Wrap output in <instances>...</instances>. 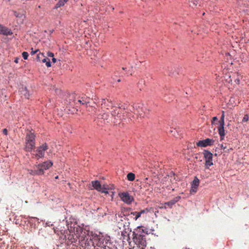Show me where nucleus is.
I'll return each mask as SVG.
<instances>
[{
  "label": "nucleus",
  "mask_w": 249,
  "mask_h": 249,
  "mask_svg": "<svg viewBox=\"0 0 249 249\" xmlns=\"http://www.w3.org/2000/svg\"><path fill=\"white\" fill-rule=\"evenodd\" d=\"M42 61L43 63H46V65L47 67H50L51 66V62L48 58H45L42 59Z\"/></svg>",
  "instance_id": "obj_23"
},
{
  "label": "nucleus",
  "mask_w": 249,
  "mask_h": 249,
  "mask_svg": "<svg viewBox=\"0 0 249 249\" xmlns=\"http://www.w3.org/2000/svg\"><path fill=\"white\" fill-rule=\"evenodd\" d=\"M35 147V136L34 134L29 132L27 133L25 140V150L28 152H31L34 149Z\"/></svg>",
  "instance_id": "obj_3"
},
{
  "label": "nucleus",
  "mask_w": 249,
  "mask_h": 249,
  "mask_svg": "<svg viewBox=\"0 0 249 249\" xmlns=\"http://www.w3.org/2000/svg\"><path fill=\"white\" fill-rule=\"evenodd\" d=\"M239 78H237L236 79H235V82L237 83V84H239Z\"/></svg>",
  "instance_id": "obj_37"
},
{
  "label": "nucleus",
  "mask_w": 249,
  "mask_h": 249,
  "mask_svg": "<svg viewBox=\"0 0 249 249\" xmlns=\"http://www.w3.org/2000/svg\"><path fill=\"white\" fill-rule=\"evenodd\" d=\"M118 195L121 200L127 204H130L134 201L133 197L128 192H121Z\"/></svg>",
  "instance_id": "obj_8"
},
{
  "label": "nucleus",
  "mask_w": 249,
  "mask_h": 249,
  "mask_svg": "<svg viewBox=\"0 0 249 249\" xmlns=\"http://www.w3.org/2000/svg\"><path fill=\"white\" fill-rule=\"evenodd\" d=\"M40 55H43V54H38V55H37V58H39L40 57Z\"/></svg>",
  "instance_id": "obj_42"
},
{
  "label": "nucleus",
  "mask_w": 249,
  "mask_h": 249,
  "mask_svg": "<svg viewBox=\"0 0 249 249\" xmlns=\"http://www.w3.org/2000/svg\"><path fill=\"white\" fill-rule=\"evenodd\" d=\"M249 120V116L248 115L246 114L244 116L242 119L243 122H247Z\"/></svg>",
  "instance_id": "obj_27"
},
{
  "label": "nucleus",
  "mask_w": 249,
  "mask_h": 249,
  "mask_svg": "<svg viewBox=\"0 0 249 249\" xmlns=\"http://www.w3.org/2000/svg\"><path fill=\"white\" fill-rule=\"evenodd\" d=\"M22 56L24 59H27L28 57V53L26 52H24L22 53Z\"/></svg>",
  "instance_id": "obj_26"
},
{
  "label": "nucleus",
  "mask_w": 249,
  "mask_h": 249,
  "mask_svg": "<svg viewBox=\"0 0 249 249\" xmlns=\"http://www.w3.org/2000/svg\"><path fill=\"white\" fill-rule=\"evenodd\" d=\"M199 184V180L197 178H195L194 180L193 181V183L192 184V187H193L195 188H197Z\"/></svg>",
  "instance_id": "obj_18"
},
{
  "label": "nucleus",
  "mask_w": 249,
  "mask_h": 249,
  "mask_svg": "<svg viewBox=\"0 0 249 249\" xmlns=\"http://www.w3.org/2000/svg\"><path fill=\"white\" fill-rule=\"evenodd\" d=\"M78 102L82 104H87L88 103H89V99L82 97L81 99L78 100Z\"/></svg>",
  "instance_id": "obj_19"
},
{
  "label": "nucleus",
  "mask_w": 249,
  "mask_h": 249,
  "mask_svg": "<svg viewBox=\"0 0 249 249\" xmlns=\"http://www.w3.org/2000/svg\"><path fill=\"white\" fill-rule=\"evenodd\" d=\"M219 126L218 128V133L220 136V140H223L225 136L224 125L225 124H219Z\"/></svg>",
  "instance_id": "obj_13"
},
{
  "label": "nucleus",
  "mask_w": 249,
  "mask_h": 249,
  "mask_svg": "<svg viewBox=\"0 0 249 249\" xmlns=\"http://www.w3.org/2000/svg\"><path fill=\"white\" fill-rule=\"evenodd\" d=\"M180 198V196L177 197L175 198L174 199L165 203V205H167L168 206L171 208L173 205H174L177 202H178Z\"/></svg>",
  "instance_id": "obj_15"
},
{
  "label": "nucleus",
  "mask_w": 249,
  "mask_h": 249,
  "mask_svg": "<svg viewBox=\"0 0 249 249\" xmlns=\"http://www.w3.org/2000/svg\"><path fill=\"white\" fill-rule=\"evenodd\" d=\"M99 103L101 104L102 108H106L108 110V112L101 115V119L107 122L116 123L118 121L125 119L123 108L113 106L111 100L102 99Z\"/></svg>",
  "instance_id": "obj_1"
},
{
  "label": "nucleus",
  "mask_w": 249,
  "mask_h": 249,
  "mask_svg": "<svg viewBox=\"0 0 249 249\" xmlns=\"http://www.w3.org/2000/svg\"><path fill=\"white\" fill-rule=\"evenodd\" d=\"M12 31L8 28L0 24V34L8 36L12 35Z\"/></svg>",
  "instance_id": "obj_11"
},
{
  "label": "nucleus",
  "mask_w": 249,
  "mask_h": 249,
  "mask_svg": "<svg viewBox=\"0 0 249 249\" xmlns=\"http://www.w3.org/2000/svg\"><path fill=\"white\" fill-rule=\"evenodd\" d=\"M32 50H33V49H32ZM37 50H36V51H35L32 50L31 51V54L32 55H34V54H35L37 52Z\"/></svg>",
  "instance_id": "obj_34"
},
{
  "label": "nucleus",
  "mask_w": 249,
  "mask_h": 249,
  "mask_svg": "<svg viewBox=\"0 0 249 249\" xmlns=\"http://www.w3.org/2000/svg\"><path fill=\"white\" fill-rule=\"evenodd\" d=\"M134 215H136L135 220H137L141 215V213H139V212H135V213H134Z\"/></svg>",
  "instance_id": "obj_28"
},
{
  "label": "nucleus",
  "mask_w": 249,
  "mask_h": 249,
  "mask_svg": "<svg viewBox=\"0 0 249 249\" xmlns=\"http://www.w3.org/2000/svg\"><path fill=\"white\" fill-rule=\"evenodd\" d=\"M112 187H113V186L112 185L111 187L109 188L107 184H104L103 185L102 191H103L104 192H101L103 193H105L106 194H107L108 193V192L107 190L108 189H112Z\"/></svg>",
  "instance_id": "obj_17"
},
{
  "label": "nucleus",
  "mask_w": 249,
  "mask_h": 249,
  "mask_svg": "<svg viewBox=\"0 0 249 249\" xmlns=\"http://www.w3.org/2000/svg\"><path fill=\"white\" fill-rule=\"evenodd\" d=\"M224 118H225V112L224 111H222V115H221L220 120L218 122L219 124H225Z\"/></svg>",
  "instance_id": "obj_22"
},
{
  "label": "nucleus",
  "mask_w": 249,
  "mask_h": 249,
  "mask_svg": "<svg viewBox=\"0 0 249 249\" xmlns=\"http://www.w3.org/2000/svg\"><path fill=\"white\" fill-rule=\"evenodd\" d=\"M67 1L68 0H59L56 5V7L58 8L63 6Z\"/></svg>",
  "instance_id": "obj_21"
},
{
  "label": "nucleus",
  "mask_w": 249,
  "mask_h": 249,
  "mask_svg": "<svg viewBox=\"0 0 249 249\" xmlns=\"http://www.w3.org/2000/svg\"><path fill=\"white\" fill-rule=\"evenodd\" d=\"M221 147H222V148H223L224 149H225L226 148V147H224L223 145H221Z\"/></svg>",
  "instance_id": "obj_43"
},
{
  "label": "nucleus",
  "mask_w": 249,
  "mask_h": 249,
  "mask_svg": "<svg viewBox=\"0 0 249 249\" xmlns=\"http://www.w3.org/2000/svg\"><path fill=\"white\" fill-rule=\"evenodd\" d=\"M3 133L5 134V135H7V130L5 128L3 130Z\"/></svg>",
  "instance_id": "obj_35"
},
{
  "label": "nucleus",
  "mask_w": 249,
  "mask_h": 249,
  "mask_svg": "<svg viewBox=\"0 0 249 249\" xmlns=\"http://www.w3.org/2000/svg\"><path fill=\"white\" fill-rule=\"evenodd\" d=\"M52 61L53 63H55L56 62V59L53 57L52 58Z\"/></svg>",
  "instance_id": "obj_39"
},
{
  "label": "nucleus",
  "mask_w": 249,
  "mask_h": 249,
  "mask_svg": "<svg viewBox=\"0 0 249 249\" xmlns=\"http://www.w3.org/2000/svg\"><path fill=\"white\" fill-rule=\"evenodd\" d=\"M48 147L46 143L42 144L37 148L36 150H34L32 153L34 158L38 160L44 156L45 151L47 149Z\"/></svg>",
  "instance_id": "obj_5"
},
{
  "label": "nucleus",
  "mask_w": 249,
  "mask_h": 249,
  "mask_svg": "<svg viewBox=\"0 0 249 249\" xmlns=\"http://www.w3.org/2000/svg\"><path fill=\"white\" fill-rule=\"evenodd\" d=\"M146 211V210H142V211H141V212H140L139 213H141V214L142 215V214L144 213H145Z\"/></svg>",
  "instance_id": "obj_38"
},
{
  "label": "nucleus",
  "mask_w": 249,
  "mask_h": 249,
  "mask_svg": "<svg viewBox=\"0 0 249 249\" xmlns=\"http://www.w3.org/2000/svg\"><path fill=\"white\" fill-rule=\"evenodd\" d=\"M45 225H46V226H49V227H50V226H53V224H52L51 222H47L45 223Z\"/></svg>",
  "instance_id": "obj_33"
},
{
  "label": "nucleus",
  "mask_w": 249,
  "mask_h": 249,
  "mask_svg": "<svg viewBox=\"0 0 249 249\" xmlns=\"http://www.w3.org/2000/svg\"><path fill=\"white\" fill-rule=\"evenodd\" d=\"M214 143V140L211 139H206L202 141H199L197 142L196 145L200 147H206L207 146L212 145Z\"/></svg>",
  "instance_id": "obj_10"
},
{
  "label": "nucleus",
  "mask_w": 249,
  "mask_h": 249,
  "mask_svg": "<svg viewBox=\"0 0 249 249\" xmlns=\"http://www.w3.org/2000/svg\"><path fill=\"white\" fill-rule=\"evenodd\" d=\"M148 181V178H146L144 179V182L146 183V184H148V185H150V184L147 182Z\"/></svg>",
  "instance_id": "obj_36"
},
{
  "label": "nucleus",
  "mask_w": 249,
  "mask_h": 249,
  "mask_svg": "<svg viewBox=\"0 0 249 249\" xmlns=\"http://www.w3.org/2000/svg\"><path fill=\"white\" fill-rule=\"evenodd\" d=\"M134 242L141 249H144L146 246V241L144 235H136L133 238Z\"/></svg>",
  "instance_id": "obj_7"
},
{
  "label": "nucleus",
  "mask_w": 249,
  "mask_h": 249,
  "mask_svg": "<svg viewBox=\"0 0 249 249\" xmlns=\"http://www.w3.org/2000/svg\"><path fill=\"white\" fill-rule=\"evenodd\" d=\"M94 249H98V248H95L94 247Z\"/></svg>",
  "instance_id": "obj_46"
},
{
  "label": "nucleus",
  "mask_w": 249,
  "mask_h": 249,
  "mask_svg": "<svg viewBox=\"0 0 249 249\" xmlns=\"http://www.w3.org/2000/svg\"><path fill=\"white\" fill-rule=\"evenodd\" d=\"M58 178V176H56V177H55V179H57Z\"/></svg>",
  "instance_id": "obj_45"
},
{
  "label": "nucleus",
  "mask_w": 249,
  "mask_h": 249,
  "mask_svg": "<svg viewBox=\"0 0 249 249\" xmlns=\"http://www.w3.org/2000/svg\"><path fill=\"white\" fill-rule=\"evenodd\" d=\"M14 15L17 17H21L22 15L18 13L17 12H14Z\"/></svg>",
  "instance_id": "obj_32"
},
{
  "label": "nucleus",
  "mask_w": 249,
  "mask_h": 249,
  "mask_svg": "<svg viewBox=\"0 0 249 249\" xmlns=\"http://www.w3.org/2000/svg\"><path fill=\"white\" fill-rule=\"evenodd\" d=\"M217 120V118L216 117H213L212 119V124H215L214 122Z\"/></svg>",
  "instance_id": "obj_30"
},
{
  "label": "nucleus",
  "mask_w": 249,
  "mask_h": 249,
  "mask_svg": "<svg viewBox=\"0 0 249 249\" xmlns=\"http://www.w3.org/2000/svg\"><path fill=\"white\" fill-rule=\"evenodd\" d=\"M37 168H36V169L30 170L29 173L32 175H39L38 174L36 173V172H37Z\"/></svg>",
  "instance_id": "obj_25"
},
{
  "label": "nucleus",
  "mask_w": 249,
  "mask_h": 249,
  "mask_svg": "<svg viewBox=\"0 0 249 249\" xmlns=\"http://www.w3.org/2000/svg\"><path fill=\"white\" fill-rule=\"evenodd\" d=\"M226 80L227 81H228V82H229V83H230L231 81H232V79H230L229 80L228 79H226Z\"/></svg>",
  "instance_id": "obj_41"
},
{
  "label": "nucleus",
  "mask_w": 249,
  "mask_h": 249,
  "mask_svg": "<svg viewBox=\"0 0 249 249\" xmlns=\"http://www.w3.org/2000/svg\"><path fill=\"white\" fill-rule=\"evenodd\" d=\"M91 184L93 188L99 192H104L102 191L103 186L101 185L100 182L98 180L92 181Z\"/></svg>",
  "instance_id": "obj_12"
},
{
  "label": "nucleus",
  "mask_w": 249,
  "mask_h": 249,
  "mask_svg": "<svg viewBox=\"0 0 249 249\" xmlns=\"http://www.w3.org/2000/svg\"><path fill=\"white\" fill-rule=\"evenodd\" d=\"M53 165V162L51 161H47L42 163L38 164L36 165L37 168V171L36 173L38 175H43L44 173V170L48 169Z\"/></svg>",
  "instance_id": "obj_6"
},
{
  "label": "nucleus",
  "mask_w": 249,
  "mask_h": 249,
  "mask_svg": "<svg viewBox=\"0 0 249 249\" xmlns=\"http://www.w3.org/2000/svg\"><path fill=\"white\" fill-rule=\"evenodd\" d=\"M135 175L132 173H129L127 175V178L129 181H133L135 179Z\"/></svg>",
  "instance_id": "obj_20"
},
{
  "label": "nucleus",
  "mask_w": 249,
  "mask_h": 249,
  "mask_svg": "<svg viewBox=\"0 0 249 249\" xmlns=\"http://www.w3.org/2000/svg\"><path fill=\"white\" fill-rule=\"evenodd\" d=\"M132 109H127L123 108V111L124 112V114H126V115L130 118V120H132L131 118V114L130 112H133L134 114L139 115L140 117H142V110L140 108V107L138 105H135L133 107H132Z\"/></svg>",
  "instance_id": "obj_4"
},
{
  "label": "nucleus",
  "mask_w": 249,
  "mask_h": 249,
  "mask_svg": "<svg viewBox=\"0 0 249 249\" xmlns=\"http://www.w3.org/2000/svg\"><path fill=\"white\" fill-rule=\"evenodd\" d=\"M104 240H105L104 244H106V247L107 246V245L110 243V238L109 236L104 237Z\"/></svg>",
  "instance_id": "obj_24"
},
{
  "label": "nucleus",
  "mask_w": 249,
  "mask_h": 249,
  "mask_svg": "<svg viewBox=\"0 0 249 249\" xmlns=\"http://www.w3.org/2000/svg\"><path fill=\"white\" fill-rule=\"evenodd\" d=\"M21 94L23 95L26 98H28L29 97V93L27 90L26 88H22L20 90Z\"/></svg>",
  "instance_id": "obj_16"
},
{
  "label": "nucleus",
  "mask_w": 249,
  "mask_h": 249,
  "mask_svg": "<svg viewBox=\"0 0 249 249\" xmlns=\"http://www.w3.org/2000/svg\"><path fill=\"white\" fill-rule=\"evenodd\" d=\"M113 195H114V193L112 192V195H111L112 198H113Z\"/></svg>",
  "instance_id": "obj_44"
},
{
  "label": "nucleus",
  "mask_w": 249,
  "mask_h": 249,
  "mask_svg": "<svg viewBox=\"0 0 249 249\" xmlns=\"http://www.w3.org/2000/svg\"><path fill=\"white\" fill-rule=\"evenodd\" d=\"M197 191V188H194L193 187H192L190 192L192 193H196Z\"/></svg>",
  "instance_id": "obj_29"
},
{
  "label": "nucleus",
  "mask_w": 249,
  "mask_h": 249,
  "mask_svg": "<svg viewBox=\"0 0 249 249\" xmlns=\"http://www.w3.org/2000/svg\"><path fill=\"white\" fill-rule=\"evenodd\" d=\"M104 237L101 236L99 241L96 243V246L100 248L106 247V244H104Z\"/></svg>",
  "instance_id": "obj_14"
},
{
  "label": "nucleus",
  "mask_w": 249,
  "mask_h": 249,
  "mask_svg": "<svg viewBox=\"0 0 249 249\" xmlns=\"http://www.w3.org/2000/svg\"><path fill=\"white\" fill-rule=\"evenodd\" d=\"M75 229V235L79 238V242L83 247L86 248L90 246V241L92 242L93 247L96 246V243L99 241L100 235L92 232H90L88 231H84L80 226H77L74 228Z\"/></svg>",
  "instance_id": "obj_2"
},
{
  "label": "nucleus",
  "mask_w": 249,
  "mask_h": 249,
  "mask_svg": "<svg viewBox=\"0 0 249 249\" xmlns=\"http://www.w3.org/2000/svg\"><path fill=\"white\" fill-rule=\"evenodd\" d=\"M47 55H48V56L51 57H53L54 56L53 53L52 52H48Z\"/></svg>",
  "instance_id": "obj_31"
},
{
  "label": "nucleus",
  "mask_w": 249,
  "mask_h": 249,
  "mask_svg": "<svg viewBox=\"0 0 249 249\" xmlns=\"http://www.w3.org/2000/svg\"><path fill=\"white\" fill-rule=\"evenodd\" d=\"M18 60H19V59H18V58H16V59H15V62L16 63H18Z\"/></svg>",
  "instance_id": "obj_40"
},
{
  "label": "nucleus",
  "mask_w": 249,
  "mask_h": 249,
  "mask_svg": "<svg viewBox=\"0 0 249 249\" xmlns=\"http://www.w3.org/2000/svg\"><path fill=\"white\" fill-rule=\"evenodd\" d=\"M204 156L205 159V166L207 168H209V166L213 165V154L208 151H205Z\"/></svg>",
  "instance_id": "obj_9"
}]
</instances>
